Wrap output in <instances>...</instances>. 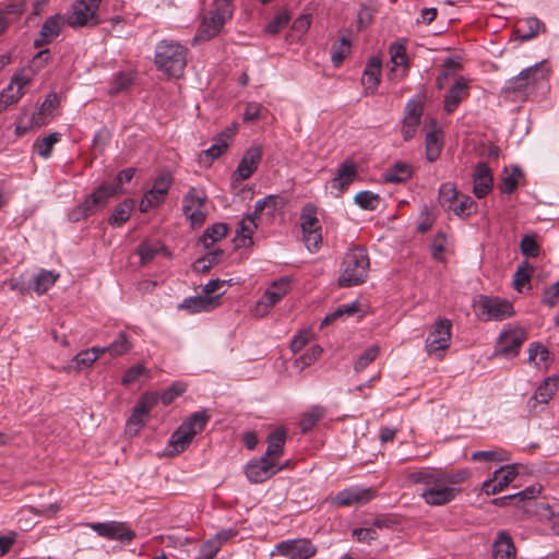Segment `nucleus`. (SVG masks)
I'll return each instance as SVG.
<instances>
[{
	"label": "nucleus",
	"instance_id": "12",
	"mask_svg": "<svg viewBox=\"0 0 559 559\" xmlns=\"http://www.w3.org/2000/svg\"><path fill=\"white\" fill-rule=\"evenodd\" d=\"M479 310L481 317L487 321H501L514 312L510 301L493 296H480Z\"/></svg>",
	"mask_w": 559,
	"mask_h": 559
},
{
	"label": "nucleus",
	"instance_id": "7",
	"mask_svg": "<svg viewBox=\"0 0 559 559\" xmlns=\"http://www.w3.org/2000/svg\"><path fill=\"white\" fill-rule=\"evenodd\" d=\"M452 322L449 319H438L432 325L425 343L430 356L442 357L451 343Z\"/></svg>",
	"mask_w": 559,
	"mask_h": 559
},
{
	"label": "nucleus",
	"instance_id": "1",
	"mask_svg": "<svg viewBox=\"0 0 559 559\" xmlns=\"http://www.w3.org/2000/svg\"><path fill=\"white\" fill-rule=\"evenodd\" d=\"M188 48L174 39H162L156 44L154 63L156 69L168 78L179 79L183 75Z\"/></svg>",
	"mask_w": 559,
	"mask_h": 559
},
{
	"label": "nucleus",
	"instance_id": "50",
	"mask_svg": "<svg viewBox=\"0 0 559 559\" xmlns=\"http://www.w3.org/2000/svg\"><path fill=\"white\" fill-rule=\"evenodd\" d=\"M323 415H324V409L322 407H320V406L312 407L309 412H307L302 416V418L299 423L301 431L307 432L310 429H312V427H314V425L323 417Z\"/></svg>",
	"mask_w": 559,
	"mask_h": 559
},
{
	"label": "nucleus",
	"instance_id": "63",
	"mask_svg": "<svg viewBox=\"0 0 559 559\" xmlns=\"http://www.w3.org/2000/svg\"><path fill=\"white\" fill-rule=\"evenodd\" d=\"M171 182L173 177L169 173H163L156 177L152 187L154 188V192L159 193V199L166 195L171 186Z\"/></svg>",
	"mask_w": 559,
	"mask_h": 559
},
{
	"label": "nucleus",
	"instance_id": "40",
	"mask_svg": "<svg viewBox=\"0 0 559 559\" xmlns=\"http://www.w3.org/2000/svg\"><path fill=\"white\" fill-rule=\"evenodd\" d=\"M59 274L41 270L34 280V289L38 294L46 293L58 280Z\"/></svg>",
	"mask_w": 559,
	"mask_h": 559
},
{
	"label": "nucleus",
	"instance_id": "24",
	"mask_svg": "<svg viewBox=\"0 0 559 559\" xmlns=\"http://www.w3.org/2000/svg\"><path fill=\"white\" fill-rule=\"evenodd\" d=\"M64 25V20L60 14L48 17L43 24L38 36L34 40L36 48L50 44L59 36Z\"/></svg>",
	"mask_w": 559,
	"mask_h": 559
},
{
	"label": "nucleus",
	"instance_id": "30",
	"mask_svg": "<svg viewBox=\"0 0 559 559\" xmlns=\"http://www.w3.org/2000/svg\"><path fill=\"white\" fill-rule=\"evenodd\" d=\"M285 441L286 433L283 429L278 428L272 431L267 437V448L263 456L278 463V460L284 452Z\"/></svg>",
	"mask_w": 559,
	"mask_h": 559
},
{
	"label": "nucleus",
	"instance_id": "56",
	"mask_svg": "<svg viewBox=\"0 0 559 559\" xmlns=\"http://www.w3.org/2000/svg\"><path fill=\"white\" fill-rule=\"evenodd\" d=\"M540 302L549 308L559 305V281L544 289Z\"/></svg>",
	"mask_w": 559,
	"mask_h": 559
},
{
	"label": "nucleus",
	"instance_id": "11",
	"mask_svg": "<svg viewBox=\"0 0 559 559\" xmlns=\"http://www.w3.org/2000/svg\"><path fill=\"white\" fill-rule=\"evenodd\" d=\"M290 290V281L288 277H281L274 281L266 288L263 296L258 300L255 306V316H265L284 296Z\"/></svg>",
	"mask_w": 559,
	"mask_h": 559
},
{
	"label": "nucleus",
	"instance_id": "34",
	"mask_svg": "<svg viewBox=\"0 0 559 559\" xmlns=\"http://www.w3.org/2000/svg\"><path fill=\"white\" fill-rule=\"evenodd\" d=\"M412 176V168L405 163H396L391 168L386 169L383 178L385 182L400 183L404 182Z\"/></svg>",
	"mask_w": 559,
	"mask_h": 559
},
{
	"label": "nucleus",
	"instance_id": "29",
	"mask_svg": "<svg viewBox=\"0 0 559 559\" xmlns=\"http://www.w3.org/2000/svg\"><path fill=\"white\" fill-rule=\"evenodd\" d=\"M516 549L509 533L500 531L493 543L495 559H515Z\"/></svg>",
	"mask_w": 559,
	"mask_h": 559
},
{
	"label": "nucleus",
	"instance_id": "51",
	"mask_svg": "<svg viewBox=\"0 0 559 559\" xmlns=\"http://www.w3.org/2000/svg\"><path fill=\"white\" fill-rule=\"evenodd\" d=\"M354 200L364 210H374L379 204L380 198L371 191H360L355 195Z\"/></svg>",
	"mask_w": 559,
	"mask_h": 559
},
{
	"label": "nucleus",
	"instance_id": "47",
	"mask_svg": "<svg viewBox=\"0 0 559 559\" xmlns=\"http://www.w3.org/2000/svg\"><path fill=\"white\" fill-rule=\"evenodd\" d=\"M391 61L393 69L395 67L404 68V71L408 68V58L406 55V47L402 43H393L390 46Z\"/></svg>",
	"mask_w": 559,
	"mask_h": 559
},
{
	"label": "nucleus",
	"instance_id": "58",
	"mask_svg": "<svg viewBox=\"0 0 559 559\" xmlns=\"http://www.w3.org/2000/svg\"><path fill=\"white\" fill-rule=\"evenodd\" d=\"M162 249L158 243L142 242L138 248L141 263H148Z\"/></svg>",
	"mask_w": 559,
	"mask_h": 559
},
{
	"label": "nucleus",
	"instance_id": "39",
	"mask_svg": "<svg viewBox=\"0 0 559 559\" xmlns=\"http://www.w3.org/2000/svg\"><path fill=\"white\" fill-rule=\"evenodd\" d=\"M61 139V134L58 132L50 133L49 135L37 140L34 143V150L37 154L44 158H48L51 155L52 147Z\"/></svg>",
	"mask_w": 559,
	"mask_h": 559
},
{
	"label": "nucleus",
	"instance_id": "35",
	"mask_svg": "<svg viewBox=\"0 0 559 559\" xmlns=\"http://www.w3.org/2000/svg\"><path fill=\"white\" fill-rule=\"evenodd\" d=\"M542 26L543 23L538 19L527 17L519 24L516 33L522 40H530L537 36Z\"/></svg>",
	"mask_w": 559,
	"mask_h": 559
},
{
	"label": "nucleus",
	"instance_id": "5",
	"mask_svg": "<svg viewBox=\"0 0 559 559\" xmlns=\"http://www.w3.org/2000/svg\"><path fill=\"white\" fill-rule=\"evenodd\" d=\"M209 419L210 416L206 412L191 414L171 435L168 442L171 452L175 454L183 452L190 445L193 438L204 429Z\"/></svg>",
	"mask_w": 559,
	"mask_h": 559
},
{
	"label": "nucleus",
	"instance_id": "27",
	"mask_svg": "<svg viewBox=\"0 0 559 559\" xmlns=\"http://www.w3.org/2000/svg\"><path fill=\"white\" fill-rule=\"evenodd\" d=\"M236 127L227 128L215 140L214 143L205 151L202 152V162L204 164H212L213 160L219 157L228 147L229 140L235 135Z\"/></svg>",
	"mask_w": 559,
	"mask_h": 559
},
{
	"label": "nucleus",
	"instance_id": "9",
	"mask_svg": "<svg viewBox=\"0 0 559 559\" xmlns=\"http://www.w3.org/2000/svg\"><path fill=\"white\" fill-rule=\"evenodd\" d=\"M100 0H76L67 23L72 27L95 26L99 23L96 14Z\"/></svg>",
	"mask_w": 559,
	"mask_h": 559
},
{
	"label": "nucleus",
	"instance_id": "37",
	"mask_svg": "<svg viewBox=\"0 0 559 559\" xmlns=\"http://www.w3.org/2000/svg\"><path fill=\"white\" fill-rule=\"evenodd\" d=\"M96 361V356L92 350L83 349L78 353L72 361L67 366L68 371H80L83 368L91 367Z\"/></svg>",
	"mask_w": 559,
	"mask_h": 559
},
{
	"label": "nucleus",
	"instance_id": "21",
	"mask_svg": "<svg viewBox=\"0 0 559 559\" xmlns=\"http://www.w3.org/2000/svg\"><path fill=\"white\" fill-rule=\"evenodd\" d=\"M262 158V147L251 146L249 147L242 158L240 159L236 170L233 174L235 181H242L250 178L253 173L258 169V166Z\"/></svg>",
	"mask_w": 559,
	"mask_h": 559
},
{
	"label": "nucleus",
	"instance_id": "8",
	"mask_svg": "<svg viewBox=\"0 0 559 559\" xmlns=\"http://www.w3.org/2000/svg\"><path fill=\"white\" fill-rule=\"evenodd\" d=\"M549 70L546 68L545 61L535 63L522 70L516 76L510 79L506 84V92L508 93H523L530 86L535 85L548 76Z\"/></svg>",
	"mask_w": 559,
	"mask_h": 559
},
{
	"label": "nucleus",
	"instance_id": "6",
	"mask_svg": "<svg viewBox=\"0 0 559 559\" xmlns=\"http://www.w3.org/2000/svg\"><path fill=\"white\" fill-rule=\"evenodd\" d=\"M115 191L107 183H102L92 193L85 195L81 203L69 211L68 219L72 223H78L95 215L106 206L111 197H115Z\"/></svg>",
	"mask_w": 559,
	"mask_h": 559
},
{
	"label": "nucleus",
	"instance_id": "14",
	"mask_svg": "<svg viewBox=\"0 0 559 559\" xmlns=\"http://www.w3.org/2000/svg\"><path fill=\"white\" fill-rule=\"evenodd\" d=\"M88 526L99 536L123 544L130 543L135 537V533L123 522H97L90 523Z\"/></svg>",
	"mask_w": 559,
	"mask_h": 559
},
{
	"label": "nucleus",
	"instance_id": "44",
	"mask_svg": "<svg viewBox=\"0 0 559 559\" xmlns=\"http://www.w3.org/2000/svg\"><path fill=\"white\" fill-rule=\"evenodd\" d=\"M460 197L455 186L451 182L442 183L439 188V203L449 211V205H454Z\"/></svg>",
	"mask_w": 559,
	"mask_h": 559
},
{
	"label": "nucleus",
	"instance_id": "57",
	"mask_svg": "<svg viewBox=\"0 0 559 559\" xmlns=\"http://www.w3.org/2000/svg\"><path fill=\"white\" fill-rule=\"evenodd\" d=\"M379 354L378 346L367 348L356 360L354 369L356 372L362 371L369 364H371Z\"/></svg>",
	"mask_w": 559,
	"mask_h": 559
},
{
	"label": "nucleus",
	"instance_id": "54",
	"mask_svg": "<svg viewBox=\"0 0 559 559\" xmlns=\"http://www.w3.org/2000/svg\"><path fill=\"white\" fill-rule=\"evenodd\" d=\"M133 83V76L130 73L120 72L118 73L109 88L111 95H117L123 91H127Z\"/></svg>",
	"mask_w": 559,
	"mask_h": 559
},
{
	"label": "nucleus",
	"instance_id": "53",
	"mask_svg": "<svg viewBox=\"0 0 559 559\" xmlns=\"http://www.w3.org/2000/svg\"><path fill=\"white\" fill-rule=\"evenodd\" d=\"M260 216H258L255 213H251V214H248L247 216H245L239 223V228L237 230V234L243 238L250 239L252 234L254 233V230L258 227L257 219Z\"/></svg>",
	"mask_w": 559,
	"mask_h": 559
},
{
	"label": "nucleus",
	"instance_id": "19",
	"mask_svg": "<svg viewBox=\"0 0 559 559\" xmlns=\"http://www.w3.org/2000/svg\"><path fill=\"white\" fill-rule=\"evenodd\" d=\"M158 396L156 394H145L136 403L132 415L127 421V430L129 433H136L148 417L152 408L157 404Z\"/></svg>",
	"mask_w": 559,
	"mask_h": 559
},
{
	"label": "nucleus",
	"instance_id": "59",
	"mask_svg": "<svg viewBox=\"0 0 559 559\" xmlns=\"http://www.w3.org/2000/svg\"><path fill=\"white\" fill-rule=\"evenodd\" d=\"M321 354L322 348L319 345H313L296 360V365L304 369L312 365L321 356Z\"/></svg>",
	"mask_w": 559,
	"mask_h": 559
},
{
	"label": "nucleus",
	"instance_id": "23",
	"mask_svg": "<svg viewBox=\"0 0 559 559\" xmlns=\"http://www.w3.org/2000/svg\"><path fill=\"white\" fill-rule=\"evenodd\" d=\"M469 95V86L464 78L457 79L444 95L443 108L447 114L456 110L463 99Z\"/></svg>",
	"mask_w": 559,
	"mask_h": 559
},
{
	"label": "nucleus",
	"instance_id": "20",
	"mask_svg": "<svg viewBox=\"0 0 559 559\" xmlns=\"http://www.w3.org/2000/svg\"><path fill=\"white\" fill-rule=\"evenodd\" d=\"M525 340L526 334L522 329L506 330L500 334L497 341L496 354L515 356Z\"/></svg>",
	"mask_w": 559,
	"mask_h": 559
},
{
	"label": "nucleus",
	"instance_id": "64",
	"mask_svg": "<svg viewBox=\"0 0 559 559\" xmlns=\"http://www.w3.org/2000/svg\"><path fill=\"white\" fill-rule=\"evenodd\" d=\"M322 237L320 230H311L304 233V241L310 252H314L319 249Z\"/></svg>",
	"mask_w": 559,
	"mask_h": 559
},
{
	"label": "nucleus",
	"instance_id": "43",
	"mask_svg": "<svg viewBox=\"0 0 559 559\" xmlns=\"http://www.w3.org/2000/svg\"><path fill=\"white\" fill-rule=\"evenodd\" d=\"M227 226L223 223L213 224L206 228L203 234L202 242L206 248L213 246L216 241L223 239L227 235Z\"/></svg>",
	"mask_w": 559,
	"mask_h": 559
},
{
	"label": "nucleus",
	"instance_id": "10",
	"mask_svg": "<svg viewBox=\"0 0 559 559\" xmlns=\"http://www.w3.org/2000/svg\"><path fill=\"white\" fill-rule=\"evenodd\" d=\"M206 193L202 189L190 188L182 200V212L192 226L202 225L206 218L204 211Z\"/></svg>",
	"mask_w": 559,
	"mask_h": 559
},
{
	"label": "nucleus",
	"instance_id": "16",
	"mask_svg": "<svg viewBox=\"0 0 559 559\" xmlns=\"http://www.w3.org/2000/svg\"><path fill=\"white\" fill-rule=\"evenodd\" d=\"M374 497L372 488L352 486L338 491L331 498V503L335 507L359 506L369 502Z\"/></svg>",
	"mask_w": 559,
	"mask_h": 559
},
{
	"label": "nucleus",
	"instance_id": "22",
	"mask_svg": "<svg viewBox=\"0 0 559 559\" xmlns=\"http://www.w3.org/2000/svg\"><path fill=\"white\" fill-rule=\"evenodd\" d=\"M357 178V165L352 159L343 162L338 166L335 177L331 180L332 189L336 190L335 197H341Z\"/></svg>",
	"mask_w": 559,
	"mask_h": 559
},
{
	"label": "nucleus",
	"instance_id": "52",
	"mask_svg": "<svg viewBox=\"0 0 559 559\" xmlns=\"http://www.w3.org/2000/svg\"><path fill=\"white\" fill-rule=\"evenodd\" d=\"M290 21V16L286 11L277 13L265 26V32L270 35L278 34Z\"/></svg>",
	"mask_w": 559,
	"mask_h": 559
},
{
	"label": "nucleus",
	"instance_id": "38",
	"mask_svg": "<svg viewBox=\"0 0 559 559\" xmlns=\"http://www.w3.org/2000/svg\"><path fill=\"white\" fill-rule=\"evenodd\" d=\"M300 226L302 233L311 230H320L317 211L313 205L307 204L300 215Z\"/></svg>",
	"mask_w": 559,
	"mask_h": 559
},
{
	"label": "nucleus",
	"instance_id": "3",
	"mask_svg": "<svg viewBox=\"0 0 559 559\" xmlns=\"http://www.w3.org/2000/svg\"><path fill=\"white\" fill-rule=\"evenodd\" d=\"M369 265L366 249L357 247L349 250L343 260L338 285L341 287H352L362 284L367 280Z\"/></svg>",
	"mask_w": 559,
	"mask_h": 559
},
{
	"label": "nucleus",
	"instance_id": "17",
	"mask_svg": "<svg viewBox=\"0 0 559 559\" xmlns=\"http://www.w3.org/2000/svg\"><path fill=\"white\" fill-rule=\"evenodd\" d=\"M33 80V76L19 73L11 79L10 84L0 94V111L17 103L24 95V87Z\"/></svg>",
	"mask_w": 559,
	"mask_h": 559
},
{
	"label": "nucleus",
	"instance_id": "13",
	"mask_svg": "<svg viewBox=\"0 0 559 559\" xmlns=\"http://www.w3.org/2000/svg\"><path fill=\"white\" fill-rule=\"evenodd\" d=\"M284 468L280 463H275L265 456L253 459L246 465V476L250 483L259 484L266 481L273 475Z\"/></svg>",
	"mask_w": 559,
	"mask_h": 559
},
{
	"label": "nucleus",
	"instance_id": "26",
	"mask_svg": "<svg viewBox=\"0 0 559 559\" xmlns=\"http://www.w3.org/2000/svg\"><path fill=\"white\" fill-rule=\"evenodd\" d=\"M492 175L487 164L478 163L473 175V192L476 198L486 197L492 188Z\"/></svg>",
	"mask_w": 559,
	"mask_h": 559
},
{
	"label": "nucleus",
	"instance_id": "48",
	"mask_svg": "<svg viewBox=\"0 0 559 559\" xmlns=\"http://www.w3.org/2000/svg\"><path fill=\"white\" fill-rule=\"evenodd\" d=\"M522 176H523V174H522L521 169L519 167L514 166L512 168L511 173L503 176L501 183H500V191L502 193H507V194L512 193L516 189Z\"/></svg>",
	"mask_w": 559,
	"mask_h": 559
},
{
	"label": "nucleus",
	"instance_id": "60",
	"mask_svg": "<svg viewBox=\"0 0 559 559\" xmlns=\"http://www.w3.org/2000/svg\"><path fill=\"white\" fill-rule=\"evenodd\" d=\"M473 461H497L501 462L508 460L502 450L476 451L472 454Z\"/></svg>",
	"mask_w": 559,
	"mask_h": 559
},
{
	"label": "nucleus",
	"instance_id": "25",
	"mask_svg": "<svg viewBox=\"0 0 559 559\" xmlns=\"http://www.w3.org/2000/svg\"><path fill=\"white\" fill-rule=\"evenodd\" d=\"M558 390V380L555 377L546 378L537 388L534 395L527 401L530 411H535L538 404H547Z\"/></svg>",
	"mask_w": 559,
	"mask_h": 559
},
{
	"label": "nucleus",
	"instance_id": "2",
	"mask_svg": "<svg viewBox=\"0 0 559 559\" xmlns=\"http://www.w3.org/2000/svg\"><path fill=\"white\" fill-rule=\"evenodd\" d=\"M439 478L437 469L431 467L415 471L408 475V479L414 484H423L426 488L420 497L429 506H444L451 502L459 492V489L448 486Z\"/></svg>",
	"mask_w": 559,
	"mask_h": 559
},
{
	"label": "nucleus",
	"instance_id": "36",
	"mask_svg": "<svg viewBox=\"0 0 559 559\" xmlns=\"http://www.w3.org/2000/svg\"><path fill=\"white\" fill-rule=\"evenodd\" d=\"M449 211L459 216H469L477 211V204L469 195L460 194L454 205H449Z\"/></svg>",
	"mask_w": 559,
	"mask_h": 559
},
{
	"label": "nucleus",
	"instance_id": "45",
	"mask_svg": "<svg viewBox=\"0 0 559 559\" xmlns=\"http://www.w3.org/2000/svg\"><path fill=\"white\" fill-rule=\"evenodd\" d=\"M350 52V40L341 37L337 43L332 46L331 59L335 67H338Z\"/></svg>",
	"mask_w": 559,
	"mask_h": 559
},
{
	"label": "nucleus",
	"instance_id": "42",
	"mask_svg": "<svg viewBox=\"0 0 559 559\" xmlns=\"http://www.w3.org/2000/svg\"><path fill=\"white\" fill-rule=\"evenodd\" d=\"M437 475L439 476V478H437L436 480L443 481L448 486L453 487L454 485L467 480L471 476V472L466 468L456 472H445L437 469Z\"/></svg>",
	"mask_w": 559,
	"mask_h": 559
},
{
	"label": "nucleus",
	"instance_id": "32",
	"mask_svg": "<svg viewBox=\"0 0 559 559\" xmlns=\"http://www.w3.org/2000/svg\"><path fill=\"white\" fill-rule=\"evenodd\" d=\"M443 146L441 131L432 130L426 135V158L435 162L440 156Z\"/></svg>",
	"mask_w": 559,
	"mask_h": 559
},
{
	"label": "nucleus",
	"instance_id": "49",
	"mask_svg": "<svg viewBox=\"0 0 559 559\" xmlns=\"http://www.w3.org/2000/svg\"><path fill=\"white\" fill-rule=\"evenodd\" d=\"M222 547L219 538H211L203 543L199 549L198 555L191 559H213Z\"/></svg>",
	"mask_w": 559,
	"mask_h": 559
},
{
	"label": "nucleus",
	"instance_id": "46",
	"mask_svg": "<svg viewBox=\"0 0 559 559\" xmlns=\"http://www.w3.org/2000/svg\"><path fill=\"white\" fill-rule=\"evenodd\" d=\"M532 272L533 267L527 262H523L518 266L513 275V286L518 292H522V289L530 283Z\"/></svg>",
	"mask_w": 559,
	"mask_h": 559
},
{
	"label": "nucleus",
	"instance_id": "4",
	"mask_svg": "<svg viewBox=\"0 0 559 559\" xmlns=\"http://www.w3.org/2000/svg\"><path fill=\"white\" fill-rule=\"evenodd\" d=\"M234 7L230 0H214L212 9L203 17L198 32L197 39L209 40L216 36L225 23L231 19Z\"/></svg>",
	"mask_w": 559,
	"mask_h": 559
},
{
	"label": "nucleus",
	"instance_id": "55",
	"mask_svg": "<svg viewBox=\"0 0 559 559\" xmlns=\"http://www.w3.org/2000/svg\"><path fill=\"white\" fill-rule=\"evenodd\" d=\"M277 206L278 198L276 195H266L255 202L253 213L260 216L263 211H266L267 215H273Z\"/></svg>",
	"mask_w": 559,
	"mask_h": 559
},
{
	"label": "nucleus",
	"instance_id": "31",
	"mask_svg": "<svg viewBox=\"0 0 559 559\" xmlns=\"http://www.w3.org/2000/svg\"><path fill=\"white\" fill-rule=\"evenodd\" d=\"M222 296V293H218L215 297L210 296H197V297H188L186 298L179 306L180 309H185L190 313H198L204 310H209L215 298Z\"/></svg>",
	"mask_w": 559,
	"mask_h": 559
},
{
	"label": "nucleus",
	"instance_id": "41",
	"mask_svg": "<svg viewBox=\"0 0 559 559\" xmlns=\"http://www.w3.org/2000/svg\"><path fill=\"white\" fill-rule=\"evenodd\" d=\"M131 348V342L124 332H120L116 340L106 346L108 354L114 358L127 354Z\"/></svg>",
	"mask_w": 559,
	"mask_h": 559
},
{
	"label": "nucleus",
	"instance_id": "18",
	"mask_svg": "<svg viewBox=\"0 0 559 559\" xmlns=\"http://www.w3.org/2000/svg\"><path fill=\"white\" fill-rule=\"evenodd\" d=\"M518 474V466L514 464L501 466L495 471L491 478L483 483L481 490L487 496L496 495L512 483L516 478Z\"/></svg>",
	"mask_w": 559,
	"mask_h": 559
},
{
	"label": "nucleus",
	"instance_id": "15",
	"mask_svg": "<svg viewBox=\"0 0 559 559\" xmlns=\"http://www.w3.org/2000/svg\"><path fill=\"white\" fill-rule=\"evenodd\" d=\"M277 552L287 559H310L317 547L307 538L287 539L276 545Z\"/></svg>",
	"mask_w": 559,
	"mask_h": 559
},
{
	"label": "nucleus",
	"instance_id": "61",
	"mask_svg": "<svg viewBox=\"0 0 559 559\" xmlns=\"http://www.w3.org/2000/svg\"><path fill=\"white\" fill-rule=\"evenodd\" d=\"M521 252L528 258H535L539 254V245L534 236L526 235L522 238Z\"/></svg>",
	"mask_w": 559,
	"mask_h": 559
},
{
	"label": "nucleus",
	"instance_id": "33",
	"mask_svg": "<svg viewBox=\"0 0 559 559\" xmlns=\"http://www.w3.org/2000/svg\"><path fill=\"white\" fill-rule=\"evenodd\" d=\"M133 209L134 201L132 199H126L115 207L111 216L108 218V223L111 226H121L130 218Z\"/></svg>",
	"mask_w": 559,
	"mask_h": 559
},
{
	"label": "nucleus",
	"instance_id": "62",
	"mask_svg": "<svg viewBox=\"0 0 559 559\" xmlns=\"http://www.w3.org/2000/svg\"><path fill=\"white\" fill-rule=\"evenodd\" d=\"M134 174H135L134 168H126L117 175L115 182L107 183V185H108V187L114 188L116 190L115 195L120 194L123 192V189H122L123 182H129L133 178Z\"/></svg>",
	"mask_w": 559,
	"mask_h": 559
},
{
	"label": "nucleus",
	"instance_id": "28",
	"mask_svg": "<svg viewBox=\"0 0 559 559\" xmlns=\"http://www.w3.org/2000/svg\"><path fill=\"white\" fill-rule=\"evenodd\" d=\"M381 60L378 57H371L362 74L361 83L366 94H373L380 84Z\"/></svg>",
	"mask_w": 559,
	"mask_h": 559
}]
</instances>
